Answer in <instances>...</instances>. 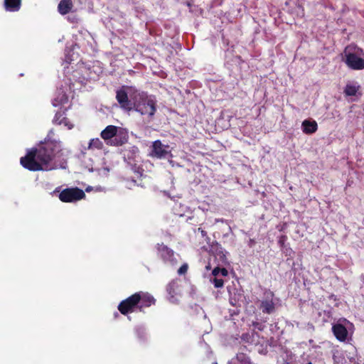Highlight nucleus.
Listing matches in <instances>:
<instances>
[{"mask_svg":"<svg viewBox=\"0 0 364 364\" xmlns=\"http://www.w3.org/2000/svg\"><path fill=\"white\" fill-rule=\"evenodd\" d=\"M63 155L60 141L51 139L48 135L37 149L21 158V164L30 171H50L63 167L60 161Z\"/></svg>","mask_w":364,"mask_h":364,"instance_id":"f257e3e1","label":"nucleus"},{"mask_svg":"<svg viewBox=\"0 0 364 364\" xmlns=\"http://www.w3.org/2000/svg\"><path fill=\"white\" fill-rule=\"evenodd\" d=\"M154 303V299L148 293H136L122 301L118 306L119 311L122 314L133 312L138 306L141 309L149 307Z\"/></svg>","mask_w":364,"mask_h":364,"instance_id":"f03ea898","label":"nucleus"},{"mask_svg":"<svg viewBox=\"0 0 364 364\" xmlns=\"http://www.w3.org/2000/svg\"><path fill=\"white\" fill-rule=\"evenodd\" d=\"M132 106L133 109L142 115L152 117L156 112L155 100L144 92L137 91Z\"/></svg>","mask_w":364,"mask_h":364,"instance_id":"7ed1b4c3","label":"nucleus"},{"mask_svg":"<svg viewBox=\"0 0 364 364\" xmlns=\"http://www.w3.org/2000/svg\"><path fill=\"white\" fill-rule=\"evenodd\" d=\"M345 63L352 70H361L364 69V50L354 46L346 48Z\"/></svg>","mask_w":364,"mask_h":364,"instance_id":"20e7f679","label":"nucleus"},{"mask_svg":"<svg viewBox=\"0 0 364 364\" xmlns=\"http://www.w3.org/2000/svg\"><path fill=\"white\" fill-rule=\"evenodd\" d=\"M137 91L134 87H127L117 92L116 98L122 108L127 111L133 109V101Z\"/></svg>","mask_w":364,"mask_h":364,"instance_id":"39448f33","label":"nucleus"},{"mask_svg":"<svg viewBox=\"0 0 364 364\" xmlns=\"http://www.w3.org/2000/svg\"><path fill=\"white\" fill-rule=\"evenodd\" d=\"M59 193V199L63 203H75L85 198L84 191L77 188H65L60 192L59 188H55L53 193Z\"/></svg>","mask_w":364,"mask_h":364,"instance_id":"423d86ee","label":"nucleus"},{"mask_svg":"<svg viewBox=\"0 0 364 364\" xmlns=\"http://www.w3.org/2000/svg\"><path fill=\"white\" fill-rule=\"evenodd\" d=\"M333 358L336 364H355V350L353 348L350 350H336Z\"/></svg>","mask_w":364,"mask_h":364,"instance_id":"0eeeda50","label":"nucleus"},{"mask_svg":"<svg viewBox=\"0 0 364 364\" xmlns=\"http://www.w3.org/2000/svg\"><path fill=\"white\" fill-rule=\"evenodd\" d=\"M344 324L338 323L333 326L332 331L336 338L341 342L346 341L348 336V331L353 328V324L346 319L343 320Z\"/></svg>","mask_w":364,"mask_h":364,"instance_id":"6e6552de","label":"nucleus"},{"mask_svg":"<svg viewBox=\"0 0 364 364\" xmlns=\"http://www.w3.org/2000/svg\"><path fill=\"white\" fill-rule=\"evenodd\" d=\"M151 155L159 159L166 158L171 155V151L168 146L164 145L157 140L152 144Z\"/></svg>","mask_w":364,"mask_h":364,"instance_id":"1a4fd4ad","label":"nucleus"},{"mask_svg":"<svg viewBox=\"0 0 364 364\" xmlns=\"http://www.w3.org/2000/svg\"><path fill=\"white\" fill-rule=\"evenodd\" d=\"M158 255L166 262H169L171 265L177 264L178 260L175 257V253L166 245L161 244L157 246Z\"/></svg>","mask_w":364,"mask_h":364,"instance_id":"9d476101","label":"nucleus"},{"mask_svg":"<svg viewBox=\"0 0 364 364\" xmlns=\"http://www.w3.org/2000/svg\"><path fill=\"white\" fill-rule=\"evenodd\" d=\"M128 140V132L126 129L117 127L113 142H110L112 146H120L126 143Z\"/></svg>","mask_w":364,"mask_h":364,"instance_id":"9b49d317","label":"nucleus"},{"mask_svg":"<svg viewBox=\"0 0 364 364\" xmlns=\"http://www.w3.org/2000/svg\"><path fill=\"white\" fill-rule=\"evenodd\" d=\"M117 129V127L116 126L109 125L102 131L101 136L107 142V144L110 145V142H113Z\"/></svg>","mask_w":364,"mask_h":364,"instance_id":"f8f14e48","label":"nucleus"},{"mask_svg":"<svg viewBox=\"0 0 364 364\" xmlns=\"http://www.w3.org/2000/svg\"><path fill=\"white\" fill-rule=\"evenodd\" d=\"M261 307L262 311L267 314H271L274 310V303L273 301V295L272 293H268L267 299L262 302Z\"/></svg>","mask_w":364,"mask_h":364,"instance_id":"ddd939ff","label":"nucleus"},{"mask_svg":"<svg viewBox=\"0 0 364 364\" xmlns=\"http://www.w3.org/2000/svg\"><path fill=\"white\" fill-rule=\"evenodd\" d=\"M54 121L56 124L63 126V127H66L68 129H71L74 127L73 123H72L68 118L65 117L61 113H57L55 114Z\"/></svg>","mask_w":364,"mask_h":364,"instance_id":"4468645a","label":"nucleus"},{"mask_svg":"<svg viewBox=\"0 0 364 364\" xmlns=\"http://www.w3.org/2000/svg\"><path fill=\"white\" fill-rule=\"evenodd\" d=\"M302 131L305 134H313L317 130V123L316 121L304 120L301 124Z\"/></svg>","mask_w":364,"mask_h":364,"instance_id":"2eb2a0df","label":"nucleus"},{"mask_svg":"<svg viewBox=\"0 0 364 364\" xmlns=\"http://www.w3.org/2000/svg\"><path fill=\"white\" fill-rule=\"evenodd\" d=\"M21 0H4L5 9L8 11H17L21 7Z\"/></svg>","mask_w":364,"mask_h":364,"instance_id":"dca6fc26","label":"nucleus"},{"mask_svg":"<svg viewBox=\"0 0 364 364\" xmlns=\"http://www.w3.org/2000/svg\"><path fill=\"white\" fill-rule=\"evenodd\" d=\"M68 97L63 90H59L57 93V95L54 98L53 101V105L54 107H57L59 105H64L68 102Z\"/></svg>","mask_w":364,"mask_h":364,"instance_id":"f3484780","label":"nucleus"},{"mask_svg":"<svg viewBox=\"0 0 364 364\" xmlns=\"http://www.w3.org/2000/svg\"><path fill=\"white\" fill-rule=\"evenodd\" d=\"M73 4L70 0H62L58 4V11L65 15L71 10Z\"/></svg>","mask_w":364,"mask_h":364,"instance_id":"a211bd4d","label":"nucleus"},{"mask_svg":"<svg viewBox=\"0 0 364 364\" xmlns=\"http://www.w3.org/2000/svg\"><path fill=\"white\" fill-rule=\"evenodd\" d=\"M359 86L357 84L346 85L344 92L347 96H355L358 90Z\"/></svg>","mask_w":364,"mask_h":364,"instance_id":"6ab92c4d","label":"nucleus"},{"mask_svg":"<svg viewBox=\"0 0 364 364\" xmlns=\"http://www.w3.org/2000/svg\"><path fill=\"white\" fill-rule=\"evenodd\" d=\"M103 146V144L102 141L98 139H92L90 141L89 145H88V149L94 151L95 149H102Z\"/></svg>","mask_w":364,"mask_h":364,"instance_id":"aec40b11","label":"nucleus"},{"mask_svg":"<svg viewBox=\"0 0 364 364\" xmlns=\"http://www.w3.org/2000/svg\"><path fill=\"white\" fill-rule=\"evenodd\" d=\"M210 282L214 285L215 288H221L224 285V281L220 276H212L210 278Z\"/></svg>","mask_w":364,"mask_h":364,"instance_id":"412c9836","label":"nucleus"},{"mask_svg":"<svg viewBox=\"0 0 364 364\" xmlns=\"http://www.w3.org/2000/svg\"><path fill=\"white\" fill-rule=\"evenodd\" d=\"M230 294V302L232 306H236L237 302L241 299L242 295L240 292L235 293L234 295L232 294V292L229 290Z\"/></svg>","mask_w":364,"mask_h":364,"instance_id":"4be33fe9","label":"nucleus"},{"mask_svg":"<svg viewBox=\"0 0 364 364\" xmlns=\"http://www.w3.org/2000/svg\"><path fill=\"white\" fill-rule=\"evenodd\" d=\"M228 274V271L225 268L220 269L219 267H215L212 271V276L226 277Z\"/></svg>","mask_w":364,"mask_h":364,"instance_id":"5701e85b","label":"nucleus"},{"mask_svg":"<svg viewBox=\"0 0 364 364\" xmlns=\"http://www.w3.org/2000/svg\"><path fill=\"white\" fill-rule=\"evenodd\" d=\"M188 269V265L186 263H184L181 265V267L178 269V274L179 275L185 274Z\"/></svg>","mask_w":364,"mask_h":364,"instance_id":"b1692460","label":"nucleus"},{"mask_svg":"<svg viewBox=\"0 0 364 364\" xmlns=\"http://www.w3.org/2000/svg\"><path fill=\"white\" fill-rule=\"evenodd\" d=\"M72 60H73V58H69L68 54H66V62L68 63V62L72 61Z\"/></svg>","mask_w":364,"mask_h":364,"instance_id":"393cba45","label":"nucleus"},{"mask_svg":"<svg viewBox=\"0 0 364 364\" xmlns=\"http://www.w3.org/2000/svg\"><path fill=\"white\" fill-rule=\"evenodd\" d=\"M92 189V188L89 186V187H87V188H86V191H87V192H90Z\"/></svg>","mask_w":364,"mask_h":364,"instance_id":"a878e982","label":"nucleus"},{"mask_svg":"<svg viewBox=\"0 0 364 364\" xmlns=\"http://www.w3.org/2000/svg\"><path fill=\"white\" fill-rule=\"evenodd\" d=\"M101 190H102V188L100 187H97L96 188V191H101Z\"/></svg>","mask_w":364,"mask_h":364,"instance_id":"bb28decb","label":"nucleus"},{"mask_svg":"<svg viewBox=\"0 0 364 364\" xmlns=\"http://www.w3.org/2000/svg\"><path fill=\"white\" fill-rule=\"evenodd\" d=\"M206 269H210V265L206 266Z\"/></svg>","mask_w":364,"mask_h":364,"instance_id":"cd10ccee","label":"nucleus"},{"mask_svg":"<svg viewBox=\"0 0 364 364\" xmlns=\"http://www.w3.org/2000/svg\"><path fill=\"white\" fill-rule=\"evenodd\" d=\"M307 364H312L311 362L308 363Z\"/></svg>","mask_w":364,"mask_h":364,"instance_id":"c85d7f7f","label":"nucleus"}]
</instances>
